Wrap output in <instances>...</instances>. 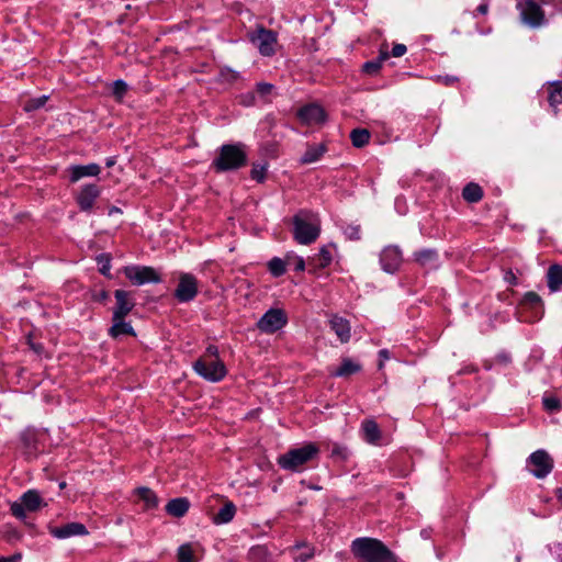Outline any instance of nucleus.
Masks as SVG:
<instances>
[{"label": "nucleus", "instance_id": "nucleus-1", "mask_svg": "<svg viewBox=\"0 0 562 562\" xmlns=\"http://www.w3.org/2000/svg\"><path fill=\"white\" fill-rule=\"evenodd\" d=\"M351 552L361 562H397L394 553L382 541L374 538L353 540Z\"/></svg>", "mask_w": 562, "mask_h": 562}, {"label": "nucleus", "instance_id": "nucleus-2", "mask_svg": "<svg viewBox=\"0 0 562 562\" xmlns=\"http://www.w3.org/2000/svg\"><path fill=\"white\" fill-rule=\"evenodd\" d=\"M247 164V154L243 144H226L220 147L212 168L216 172L237 170Z\"/></svg>", "mask_w": 562, "mask_h": 562}, {"label": "nucleus", "instance_id": "nucleus-3", "mask_svg": "<svg viewBox=\"0 0 562 562\" xmlns=\"http://www.w3.org/2000/svg\"><path fill=\"white\" fill-rule=\"evenodd\" d=\"M319 453L316 443H306L301 448L289 450L285 454L279 457L281 468L290 471H296L308 461L315 459Z\"/></svg>", "mask_w": 562, "mask_h": 562}, {"label": "nucleus", "instance_id": "nucleus-4", "mask_svg": "<svg viewBox=\"0 0 562 562\" xmlns=\"http://www.w3.org/2000/svg\"><path fill=\"white\" fill-rule=\"evenodd\" d=\"M303 215H307L305 212H300L293 217L294 224V238L302 245H310L316 240L319 235V226L312 224L306 221Z\"/></svg>", "mask_w": 562, "mask_h": 562}, {"label": "nucleus", "instance_id": "nucleus-5", "mask_svg": "<svg viewBox=\"0 0 562 562\" xmlns=\"http://www.w3.org/2000/svg\"><path fill=\"white\" fill-rule=\"evenodd\" d=\"M194 370L204 379L217 382L226 375L225 364L218 359H206L201 357L194 362Z\"/></svg>", "mask_w": 562, "mask_h": 562}, {"label": "nucleus", "instance_id": "nucleus-6", "mask_svg": "<svg viewBox=\"0 0 562 562\" xmlns=\"http://www.w3.org/2000/svg\"><path fill=\"white\" fill-rule=\"evenodd\" d=\"M527 467L537 479H544L551 473L554 460L546 450L539 449L528 457Z\"/></svg>", "mask_w": 562, "mask_h": 562}, {"label": "nucleus", "instance_id": "nucleus-7", "mask_svg": "<svg viewBox=\"0 0 562 562\" xmlns=\"http://www.w3.org/2000/svg\"><path fill=\"white\" fill-rule=\"evenodd\" d=\"M249 40L254 43L261 55L271 56L274 54L277 45V33L263 26H257L254 32H249Z\"/></svg>", "mask_w": 562, "mask_h": 562}, {"label": "nucleus", "instance_id": "nucleus-8", "mask_svg": "<svg viewBox=\"0 0 562 562\" xmlns=\"http://www.w3.org/2000/svg\"><path fill=\"white\" fill-rule=\"evenodd\" d=\"M46 503H43L42 497L40 496L38 492L35 490H30L25 492L21 496L20 503H13L11 505V513L14 517L19 519H24L26 517L25 512H36L42 506H46Z\"/></svg>", "mask_w": 562, "mask_h": 562}, {"label": "nucleus", "instance_id": "nucleus-9", "mask_svg": "<svg viewBox=\"0 0 562 562\" xmlns=\"http://www.w3.org/2000/svg\"><path fill=\"white\" fill-rule=\"evenodd\" d=\"M124 273L126 278L136 285H142L148 282L158 283L161 280L159 273L154 268L146 266L126 267L124 268Z\"/></svg>", "mask_w": 562, "mask_h": 562}, {"label": "nucleus", "instance_id": "nucleus-10", "mask_svg": "<svg viewBox=\"0 0 562 562\" xmlns=\"http://www.w3.org/2000/svg\"><path fill=\"white\" fill-rule=\"evenodd\" d=\"M286 324V315L282 310H269L257 323V327L267 334L276 333Z\"/></svg>", "mask_w": 562, "mask_h": 562}, {"label": "nucleus", "instance_id": "nucleus-11", "mask_svg": "<svg viewBox=\"0 0 562 562\" xmlns=\"http://www.w3.org/2000/svg\"><path fill=\"white\" fill-rule=\"evenodd\" d=\"M198 294V280L190 273H181L175 296L179 302H190Z\"/></svg>", "mask_w": 562, "mask_h": 562}, {"label": "nucleus", "instance_id": "nucleus-12", "mask_svg": "<svg viewBox=\"0 0 562 562\" xmlns=\"http://www.w3.org/2000/svg\"><path fill=\"white\" fill-rule=\"evenodd\" d=\"M519 5L520 15L525 23L533 27L541 25L544 19V13L541 7L536 1L526 0L521 2Z\"/></svg>", "mask_w": 562, "mask_h": 562}, {"label": "nucleus", "instance_id": "nucleus-13", "mask_svg": "<svg viewBox=\"0 0 562 562\" xmlns=\"http://www.w3.org/2000/svg\"><path fill=\"white\" fill-rule=\"evenodd\" d=\"M380 260L383 270L393 273L402 263L401 250L396 246H387L383 249Z\"/></svg>", "mask_w": 562, "mask_h": 562}, {"label": "nucleus", "instance_id": "nucleus-14", "mask_svg": "<svg viewBox=\"0 0 562 562\" xmlns=\"http://www.w3.org/2000/svg\"><path fill=\"white\" fill-rule=\"evenodd\" d=\"M297 116L305 124H321L326 121L324 109L317 104H308L301 108Z\"/></svg>", "mask_w": 562, "mask_h": 562}, {"label": "nucleus", "instance_id": "nucleus-15", "mask_svg": "<svg viewBox=\"0 0 562 562\" xmlns=\"http://www.w3.org/2000/svg\"><path fill=\"white\" fill-rule=\"evenodd\" d=\"M115 296V307L113 310V317L125 318V316L133 310L135 306L134 301L131 299V293L124 290H116L114 292Z\"/></svg>", "mask_w": 562, "mask_h": 562}, {"label": "nucleus", "instance_id": "nucleus-16", "mask_svg": "<svg viewBox=\"0 0 562 562\" xmlns=\"http://www.w3.org/2000/svg\"><path fill=\"white\" fill-rule=\"evenodd\" d=\"M50 533L56 538L64 539L72 536L88 535V530L81 522H69L60 527L50 528Z\"/></svg>", "mask_w": 562, "mask_h": 562}, {"label": "nucleus", "instance_id": "nucleus-17", "mask_svg": "<svg viewBox=\"0 0 562 562\" xmlns=\"http://www.w3.org/2000/svg\"><path fill=\"white\" fill-rule=\"evenodd\" d=\"M100 190L94 184L86 186L77 196V203L81 211H90L95 199L99 196Z\"/></svg>", "mask_w": 562, "mask_h": 562}, {"label": "nucleus", "instance_id": "nucleus-18", "mask_svg": "<svg viewBox=\"0 0 562 562\" xmlns=\"http://www.w3.org/2000/svg\"><path fill=\"white\" fill-rule=\"evenodd\" d=\"M21 449L26 458L36 456L37 448V436L34 430L26 429L21 434Z\"/></svg>", "mask_w": 562, "mask_h": 562}, {"label": "nucleus", "instance_id": "nucleus-19", "mask_svg": "<svg viewBox=\"0 0 562 562\" xmlns=\"http://www.w3.org/2000/svg\"><path fill=\"white\" fill-rule=\"evenodd\" d=\"M330 328L335 331L339 340L345 344L350 339V324L347 319L334 315L330 319Z\"/></svg>", "mask_w": 562, "mask_h": 562}, {"label": "nucleus", "instance_id": "nucleus-20", "mask_svg": "<svg viewBox=\"0 0 562 562\" xmlns=\"http://www.w3.org/2000/svg\"><path fill=\"white\" fill-rule=\"evenodd\" d=\"M189 508L190 502L186 497L173 498L166 505V512L168 515L176 518L183 517L188 513Z\"/></svg>", "mask_w": 562, "mask_h": 562}, {"label": "nucleus", "instance_id": "nucleus-21", "mask_svg": "<svg viewBox=\"0 0 562 562\" xmlns=\"http://www.w3.org/2000/svg\"><path fill=\"white\" fill-rule=\"evenodd\" d=\"M70 181L77 182L82 177L98 176L100 173V166L97 164H90L87 166H72L70 167Z\"/></svg>", "mask_w": 562, "mask_h": 562}, {"label": "nucleus", "instance_id": "nucleus-22", "mask_svg": "<svg viewBox=\"0 0 562 562\" xmlns=\"http://www.w3.org/2000/svg\"><path fill=\"white\" fill-rule=\"evenodd\" d=\"M109 335L112 338H119L121 335L135 336L134 328L130 323H126L124 318L112 317V326L109 328Z\"/></svg>", "mask_w": 562, "mask_h": 562}, {"label": "nucleus", "instance_id": "nucleus-23", "mask_svg": "<svg viewBox=\"0 0 562 562\" xmlns=\"http://www.w3.org/2000/svg\"><path fill=\"white\" fill-rule=\"evenodd\" d=\"M547 282L551 292L559 291L562 288V266L554 263L549 267Z\"/></svg>", "mask_w": 562, "mask_h": 562}, {"label": "nucleus", "instance_id": "nucleus-24", "mask_svg": "<svg viewBox=\"0 0 562 562\" xmlns=\"http://www.w3.org/2000/svg\"><path fill=\"white\" fill-rule=\"evenodd\" d=\"M330 262L331 254L327 247H323L317 255L308 259V266L313 272L326 268Z\"/></svg>", "mask_w": 562, "mask_h": 562}, {"label": "nucleus", "instance_id": "nucleus-25", "mask_svg": "<svg viewBox=\"0 0 562 562\" xmlns=\"http://www.w3.org/2000/svg\"><path fill=\"white\" fill-rule=\"evenodd\" d=\"M327 150L325 144L308 145L306 151L301 157L300 162L307 165L317 161Z\"/></svg>", "mask_w": 562, "mask_h": 562}, {"label": "nucleus", "instance_id": "nucleus-26", "mask_svg": "<svg viewBox=\"0 0 562 562\" xmlns=\"http://www.w3.org/2000/svg\"><path fill=\"white\" fill-rule=\"evenodd\" d=\"M361 370V364L355 362L350 358H344L341 361V366L331 374L335 376L347 378L351 374H355Z\"/></svg>", "mask_w": 562, "mask_h": 562}, {"label": "nucleus", "instance_id": "nucleus-27", "mask_svg": "<svg viewBox=\"0 0 562 562\" xmlns=\"http://www.w3.org/2000/svg\"><path fill=\"white\" fill-rule=\"evenodd\" d=\"M236 513V507L232 502H226L220 512L214 516L213 520L215 524L229 522Z\"/></svg>", "mask_w": 562, "mask_h": 562}, {"label": "nucleus", "instance_id": "nucleus-28", "mask_svg": "<svg viewBox=\"0 0 562 562\" xmlns=\"http://www.w3.org/2000/svg\"><path fill=\"white\" fill-rule=\"evenodd\" d=\"M364 439L370 443H376L381 438V431L374 420H366L362 425Z\"/></svg>", "mask_w": 562, "mask_h": 562}, {"label": "nucleus", "instance_id": "nucleus-29", "mask_svg": "<svg viewBox=\"0 0 562 562\" xmlns=\"http://www.w3.org/2000/svg\"><path fill=\"white\" fill-rule=\"evenodd\" d=\"M138 497L145 503L146 509H154L158 506L157 495L148 487H138L136 491Z\"/></svg>", "mask_w": 562, "mask_h": 562}, {"label": "nucleus", "instance_id": "nucleus-30", "mask_svg": "<svg viewBox=\"0 0 562 562\" xmlns=\"http://www.w3.org/2000/svg\"><path fill=\"white\" fill-rule=\"evenodd\" d=\"M462 196L465 201L475 203L482 199L483 190L479 184L470 182L463 188Z\"/></svg>", "mask_w": 562, "mask_h": 562}, {"label": "nucleus", "instance_id": "nucleus-31", "mask_svg": "<svg viewBox=\"0 0 562 562\" xmlns=\"http://www.w3.org/2000/svg\"><path fill=\"white\" fill-rule=\"evenodd\" d=\"M548 101L552 108H557L559 104L562 103V82L557 81L553 83H550L548 87Z\"/></svg>", "mask_w": 562, "mask_h": 562}, {"label": "nucleus", "instance_id": "nucleus-32", "mask_svg": "<svg viewBox=\"0 0 562 562\" xmlns=\"http://www.w3.org/2000/svg\"><path fill=\"white\" fill-rule=\"evenodd\" d=\"M352 145L357 148L366 146L370 140V132L367 128H355L350 133Z\"/></svg>", "mask_w": 562, "mask_h": 562}, {"label": "nucleus", "instance_id": "nucleus-33", "mask_svg": "<svg viewBox=\"0 0 562 562\" xmlns=\"http://www.w3.org/2000/svg\"><path fill=\"white\" fill-rule=\"evenodd\" d=\"M414 260L420 267H427L437 260V252L432 249H424L414 254Z\"/></svg>", "mask_w": 562, "mask_h": 562}, {"label": "nucleus", "instance_id": "nucleus-34", "mask_svg": "<svg viewBox=\"0 0 562 562\" xmlns=\"http://www.w3.org/2000/svg\"><path fill=\"white\" fill-rule=\"evenodd\" d=\"M178 562H195L194 551L190 543H186L179 547L178 549Z\"/></svg>", "mask_w": 562, "mask_h": 562}, {"label": "nucleus", "instance_id": "nucleus-35", "mask_svg": "<svg viewBox=\"0 0 562 562\" xmlns=\"http://www.w3.org/2000/svg\"><path fill=\"white\" fill-rule=\"evenodd\" d=\"M48 100V95H42L38 98L29 99L24 102L23 110L25 112L35 111L45 105Z\"/></svg>", "mask_w": 562, "mask_h": 562}, {"label": "nucleus", "instance_id": "nucleus-36", "mask_svg": "<svg viewBox=\"0 0 562 562\" xmlns=\"http://www.w3.org/2000/svg\"><path fill=\"white\" fill-rule=\"evenodd\" d=\"M522 305L531 308H542V300L536 292H527L522 299Z\"/></svg>", "mask_w": 562, "mask_h": 562}, {"label": "nucleus", "instance_id": "nucleus-37", "mask_svg": "<svg viewBox=\"0 0 562 562\" xmlns=\"http://www.w3.org/2000/svg\"><path fill=\"white\" fill-rule=\"evenodd\" d=\"M286 261L280 258H273L269 261V270L274 277H280L285 272Z\"/></svg>", "mask_w": 562, "mask_h": 562}, {"label": "nucleus", "instance_id": "nucleus-38", "mask_svg": "<svg viewBox=\"0 0 562 562\" xmlns=\"http://www.w3.org/2000/svg\"><path fill=\"white\" fill-rule=\"evenodd\" d=\"M267 164H252L250 177L257 182H263L266 178Z\"/></svg>", "mask_w": 562, "mask_h": 562}, {"label": "nucleus", "instance_id": "nucleus-39", "mask_svg": "<svg viewBox=\"0 0 562 562\" xmlns=\"http://www.w3.org/2000/svg\"><path fill=\"white\" fill-rule=\"evenodd\" d=\"M381 67H382V65L376 59H373V60L367 61L362 66V71L369 76H375L379 74Z\"/></svg>", "mask_w": 562, "mask_h": 562}, {"label": "nucleus", "instance_id": "nucleus-40", "mask_svg": "<svg viewBox=\"0 0 562 562\" xmlns=\"http://www.w3.org/2000/svg\"><path fill=\"white\" fill-rule=\"evenodd\" d=\"M301 548H305V551H303L295 559L296 562H306L314 557V548H310L306 544H301V543H297L293 547V549H301Z\"/></svg>", "mask_w": 562, "mask_h": 562}, {"label": "nucleus", "instance_id": "nucleus-41", "mask_svg": "<svg viewBox=\"0 0 562 562\" xmlns=\"http://www.w3.org/2000/svg\"><path fill=\"white\" fill-rule=\"evenodd\" d=\"M127 91V85L123 80H116L113 83V94L117 100H121Z\"/></svg>", "mask_w": 562, "mask_h": 562}, {"label": "nucleus", "instance_id": "nucleus-42", "mask_svg": "<svg viewBox=\"0 0 562 562\" xmlns=\"http://www.w3.org/2000/svg\"><path fill=\"white\" fill-rule=\"evenodd\" d=\"M543 406L549 412L559 411L561 408V402L557 397H544Z\"/></svg>", "mask_w": 562, "mask_h": 562}, {"label": "nucleus", "instance_id": "nucleus-43", "mask_svg": "<svg viewBox=\"0 0 562 562\" xmlns=\"http://www.w3.org/2000/svg\"><path fill=\"white\" fill-rule=\"evenodd\" d=\"M286 263L293 265L295 271H304L305 269V261L301 257L288 258Z\"/></svg>", "mask_w": 562, "mask_h": 562}, {"label": "nucleus", "instance_id": "nucleus-44", "mask_svg": "<svg viewBox=\"0 0 562 562\" xmlns=\"http://www.w3.org/2000/svg\"><path fill=\"white\" fill-rule=\"evenodd\" d=\"M99 263H102V267L100 268V272L104 276H108L110 271V258L106 255H101L98 257Z\"/></svg>", "mask_w": 562, "mask_h": 562}, {"label": "nucleus", "instance_id": "nucleus-45", "mask_svg": "<svg viewBox=\"0 0 562 562\" xmlns=\"http://www.w3.org/2000/svg\"><path fill=\"white\" fill-rule=\"evenodd\" d=\"M331 457L344 460L347 458V449L335 443L331 449Z\"/></svg>", "mask_w": 562, "mask_h": 562}, {"label": "nucleus", "instance_id": "nucleus-46", "mask_svg": "<svg viewBox=\"0 0 562 562\" xmlns=\"http://www.w3.org/2000/svg\"><path fill=\"white\" fill-rule=\"evenodd\" d=\"M27 344L30 346V348L36 353V355H42L43 351H44V347L41 342H35L32 338V335H29L27 336Z\"/></svg>", "mask_w": 562, "mask_h": 562}, {"label": "nucleus", "instance_id": "nucleus-47", "mask_svg": "<svg viewBox=\"0 0 562 562\" xmlns=\"http://www.w3.org/2000/svg\"><path fill=\"white\" fill-rule=\"evenodd\" d=\"M272 89H273V86L271 83L260 82L257 85V91L261 95L269 94Z\"/></svg>", "mask_w": 562, "mask_h": 562}, {"label": "nucleus", "instance_id": "nucleus-48", "mask_svg": "<svg viewBox=\"0 0 562 562\" xmlns=\"http://www.w3.org/2000/svg\"><path fill=\"white\" fill-rule=\"evenodd\" d=\"M407 48L404 44H395L392 48L393 57H402L406 53Z\"/></svg>", "mask_w": 562, "mask_h": 562}, {"label": "nucleus", "instance_id": "nucleus-49", "mask_svg": "<svg viewBox=\"0 0 562 562\" xmlns=\"http://www.w3.org/2000/svg\"><path fill=\"white\" fill-rule=\"evenodd\" d=\"M390 54L387 52V44H383L380 48L379 56L376 60L382 65L386 59H389Z\"/></svg>", "mask_w": 562, "mask_h": 562}, {"label": "nucleus", "instance_id": "nucleus-50", "mask_svg": "<svg viewBox=\"0 0 562 562\" xmlns=\"http://www.w3.org/2000/svg\"><path fill=\"white\" fill-rule=\"evenodd\" d=\"M4 539L9 542H11L13 540H18V539H20V533L15 529L11 528L5 531Z\"/></svg>", "mask_w": 562, "mask_h": 562}, {"label": "nucleus", "instance_id": "nucleus-51", "mask_svg": "<svg viewBox=\"0 0 562 562\" xmlns=\"http://www.w3.org/2000/svg\"><path fill=\"white\" fill-rule=\"evenodd\" d=\"M217 355H218L217 347L209 346L206 349V353L203 357H206V359H218Z\"/></svg>", "mask_w": 562, "mask_h": 562}, {"label": "nucleus", "instance_id": "nucleus-52", "mask_svg": "<svg viewBox=\"0 0 562 562\" xmlns=\"http://www.w3.org/2000/svg\"><path fill=\"white\" fill-rule=\"evenodd\" d=\"M22 559L21 553H15L11 557H0V562H20Z\"/></svg>", "mask_w": 562, "mask_h": 562}, {"label": "nucleus", "instance_id": "nucleus-53", "mask_svg": "<svg viewBox=\"0 0 562 562\" xmlns=\"http://www.w3.org/2000/svg\"><path fill=\"white\" fill-rule=\"evenodd\" d=\"M380 362H379V369L383 368V361L390 358V352L386 349H382L379 351Z\"/></svg>", "mask_w": 562, "mask_h": 562}, {"label": "nucleus", "instance_id": "nucleus-54", "mask_svg": "<svg viewBox=\"0 0 562 562\" xmlns=\"http://www.w3.org/2000/svg\"><path fill=\"white\" fill-rule=\"evenodd\" d=\"M505 281L508 282L509 284H517V278L516 276L514 274V272L512 270H508L505 274Z\"/></svg>", "mask_w": 562, "mask_h": 562}, {"label": "nucleus", "instance_id": "nucleus-55", "mask_svg": "<svg viewBox=\"0 0 562 562\" xmlns=\"http://www.w3.org/2000/svg\"><path fill=\"white\" fill-rule=\"evenodd\" d=\"M456 81H458L457 77H445V79H443V83L446 86L452 85Z\"/></svg>", "mask_w": 562, "mask_h": 562}, {"label": "nucleus", "instance_id": "nucleus-56", "mask_svg": "<svg viewBox=\"0 0 562 562\" xmlns=\"http://www.w3.org/2000/svg\"><path fill=\"white\" fill-rule=\"evenodd\" d=\"M487 10H488V5L486 3H482L477 7V11L481 13V14H485L487 13Z\"/></svg>", "mask_w": 562, "mask_h": 562}, {"label": "nucleus", "instance_id": "nucleus-57", "mask_svg": "<svg viewBox=\"0 0 562 562\" xmlns=\"http://www.w3.org/2000/svg\"><path fill=\"white\" fill-rule=\"evenodd\" d=\"M114 165H115V159H114L113 157H111V158L106 159L105 166H106L108 168H110V167H112V166H114Z\"/></svg>", "mask_w": 562, "mask_h": 562}, {"label": "nucleus", "instance_id": "nucleus-58", "mask_svg": "<svg viewBox=\"0 0 562 562\" xmlns=\"http://www.w3.org/2000/svg\"><path fill=\"white\" fill-rule=\"evenodd\" d=\"M260 552H262V549H261V548H256V549H252V550H251V553H252V554L260 553Z\"/></svg>", "mask_w": 562, "mask_h": 562}, {"label": "nucleus", "instance_id": "nucleus-59", "mask_svg": "<svg viewBox=\"0 0 562 562\" xmlns=\"http://www.w3.org/2000/svg\"><path fill=\"white\" fill-rule=\"evenodd\" d=\"M558 497L562 502V487L558 490Z\"/></svg>", "mask_w": 562, "mask_h": 562}, {"label": "nucleus", "instance_id": "nucleus-60", "mask_svg": "<svg viewBox=\"0 0 562 562\" xmlns=\"http://www.w3.org/2000/svg\"><path fill=\"white\" fill-rule=\"evenodd\" d=\"M106 297H108L106 292H102V293L100 294V300H105Z\"/></svg>", "mask_w": 562, "mask_h": 562}, {"label": "nucleus", "instance_id": "nucleus-61", "mask_svg": "<svg viewBox=\"0 0 562 562\" xmlns=\"http://www.w3.org/2000/svg\"><path fill=\"white\" fill-rule=\"evenodd\" d=\"M357 235H358V231L355 228L350 236L353 237V238H358Z\"/></svg>", "mask_w": 562, "mask_h": 562}, {"label": "nucleus", "instance_id": "nucleus-62", "mask_svg": "<svg viewBox=\"0 0 562 562\" xmlns=\"http://www.w3.org/2000/svg\"><path fill=\"white\" fill-rule=\"evenodd\" d=\"M59 487H60L61 490H63V488H65V487H66V482H61V483H59Z\"/></svg>", "mask_w": 562, "mask_h": 562}, {"label": "nucleus", "instance_id": "nucleus-63", "mask_svg": "<svg viewBox=\"0 0 562 562\" xmlns=\"http://www.w3.org/2000/svg\"><path fill=\"white\" fill-rule=\"evenodd\" d=\"M112 212H120V210H119L117 207H112V209H111V211H110V214H111Z\"/></svg>", "mask_w": 562, "mask_h": 562}]
</instances>
